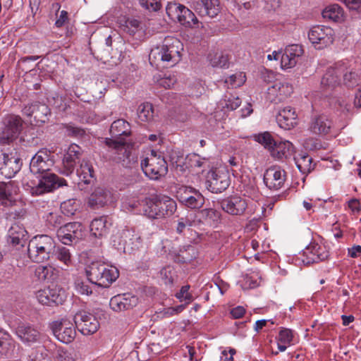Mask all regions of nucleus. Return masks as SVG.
<instances>
[{
    "label": "nucleus",
    "instance_id": "nucleus-12",
    "mask_svg": "<svg viewBox=\"0 0 361 361\" xmlns=\"http://www.w3.org/2000/svg\"><path fill=\"white\" fill-rule=\"evenodd\" d=\"M36 298L39 303L45 305H59L63 304L66 299L65 290L52 284L47 288L36 292Z\"/></svg>",
    "mask_w": 361,
    "mask_h": 361
},
{
    "label": "nucleus",
    "instance_id": "nucleus-19",
    "mask_svg": "<svg viewBox=\"0 0 361 361\" xmlns=\"http://www.w3.org/2000/svg\"><path fill=\"white\" fill-rule=\"evenodd\" d=\"M286 180V172L277 166L268 168L264 173V183L271 190L281 189L283 187Z\"/></svg>",
    "mask_w": 361,
    "mask_h": 361
},
{
    "label": "nucleus",
    "instance_id": "nucleus-58",
    "mask_svg": "<svg viewBox=\"0 0 361 361\" xmlns=\"http://www.w3.org/2000/svg\"><path fill=\"white\" fill-rule=\"evenodd\" d=\"M139 2L143 8L149 11H157L161 8L159 0H139Z\"/></svg>",
    "mask_w": 361,
    "mask_h": 361
},
{
    "label": "nucleus",
    "instance_id": "nucleus-27",
    "mask_svg": "<svg viewBox=\"0 0 361 361\" xmlns=\"http://www.w3.org/2000/svg\"><path fill=\"white\" fill-rule=\"evenodd\" d=\"M332 121L326 115H314L312 116L308 130L314 135H326L330 133Z\"/></svg>",
    "mask_w": 361,
    "mask_h": 361
},
{
    "label": "nucleus",
    "instance_id": "nucleus-14",
    "mask_svg": "<svg viewBox=\"0 0 361 361\" xmlns=\"http://www.w3.org/2000/svg\"><path fill=\"white\" fill-rule=\"evenodd\" d=\"M73 320L75 327L83 335H92L99 328V322L97 317L85 310L78 311L74 315Z\"/></svg>",
    "mask_w": 361,
    "mask_h": 361
},
{
    "label": "nucleus",
    "instance_id": "nucleus-36",
    "mask_svg": "<svg viewBox=\"0 0 361 361\" xmlns=\"http://www.w3.org/2000/svg\"><path fill=\"white\" fill-rule=\"evenodd\" d=\"M294 152V147L293 144L288 141L276 142V145L271 150L273 157L278 159H287L293 155Z\"/></svg>",
    "mask_w": 361,
    "mask_h": 361
},
{
    "label": "nucleus",
    "instance_id": "nucleus-49",
    "mask_svg": "<svg viewBox=\"0 0 361 361\" xmlns=\"http://www.w3.org/2000/svg\"><path fill=\"white\" fill-rule=\"evenodd\" d=\"M255 140L264 145L266 148L269 149L271 151L276 142V140H274L271 135L268 132H264L256 135Z\"/></svg>",
    "mask_w": 361,
    "mask_h": 361
},
{
    "label": "nucleus",
    "instance_id": "nucleus-31",
    "mask_svg": "<svg viewBox=\"0 0 361 361\" xmlns=\"http://www.w3.org/2000/svg\"><path fill=\"white\" fill-rule=\"evenodd\" d=\"M298 115L291 106H286L276 116V121L280 128L290 130L297 124Z\"/></svg>",
    "mask_w": 361,
    "mask_h": 361
},
{
    "label": "nucleus",
    "instance_id": "nucleus-56",
    "mask_svg": "<svg viewBox=\"0 0 361 361\" xmlns=\"http://www.w3.org/2000/svg\"><path fill=\"white\" fill-rule=\"evenodd\" d=\"M47 222L49 226L54 228L60 227L63 223V218L57 213L51 212L47 216Z\"/></svg>",
    "mask_w": 361,
    "mask_h": 361
},
{
    "label": "nucleus",
    "instance_id": "nucleus-46",
    "mask_svg": "<svg viewBox=\"0 0 361 361\" xmlns=\"http://www.w3.org/2000/svg\"><path fill=\"white\" fill-rule=\"evenodd\" d=\"M14 348V341L10 338V336L0 331V355H7Z\"/></svg>",
    "mask_w": 361,
    "mask_h": 361
},
{
    "label": "nucleus",
    "instance_id": "nucleus-63",
    "mask_svg": "<svg viewBox=\"0 0 361 361\" xmlns=\"http://www.w3.org/2000/svg\"><path fill=\"white\" fill-rule=\"evenodd\" d=\"M350 10L361 12V0H341Z\"/></svg>",
    "mask_w": 361,
    "mask_h": 361
},
{
    "label": "nucleus",
    "instance_id": "nucleus-57",
    "mask_svg": "<svg viewBox=\"0 0 361 361\" xmlns=\"http://www.w3.org/2000/svg\"><path fill=\"white\" fill-rule=\"evenodd\" d=\"M189 289H190L189 285L182 286L180 291L176 294V297L180 301L185 300V301H187V303L190 302L193 300V298H192L191 293H190L188 292Z\"/></svg>",
    "mask_w": 361,
    "mask_h": 361
},
{
    "label": "nucleus",
    "instance_id": "nucleus-41",
    "mask_svg": "<svg viewBox=\"0 0 361 361\" xmlns=\"http://www.w3.org/2000/svg\"><path fill=\"white\" fill-rule=\"evenodd\" d=\"M77 175L80 180L85 184L91 183L94 177V171L92 166L85 160H82L80 168L77 169Z\"/></svg>",
    "mask_w": 361,
    "mask_h": 361
},
{
    "label": "nucleus",
    "instance_id": "nucleus-13",
    "mask_svg": "<svg viewBox=\"0 0 361 361\" xmlns=\"http://www.w3.org/2000/svg\"><path fill=\"white\" fill-rule=\"evenodd\" d=\"M308 38L317 49H322L334 42V30L330 27L317 25L308 32Z\"/></svg>",
    "mask_w": 361,
    "mask_h": 361
},
{
    "label": "nucleus",
    "instance_id": "nucleus-5",
    "mask_svg": "<svg viewBox=\"0 0 361 361\" xmlns=\"http://www.w3.org/2000/svg\"><path fill=\"white\" fill-rule=\"evenodd\" d=\"M54 248L55 241L51 236L38 235L28 243V257L34 262L42 263L50 259Z\"/></svg>",
    "mask_w": 361,
    "mask_h": 361
},
{
    "label": "nucleus",
    "instance_id": "nucleus-45",
    "mask_svg": "<svg viewBox=\"0 0 361 361\" xmlns=\"http://www.w3.org/2000/svg\"><path fill=\"white\" fill-rule=\"evenodd\" d=\"M51 256H54L67 267L71 264V254L69 250L63 246L55 247Z\"/></svg>",
    "mask_w": 361,
    "mask_h": 361
},
{
    "label": "nucleus",
    "instance_id": "nucleus-59",
    "mask_svg": "<svg viewBox=\"0 0 361 361\" xmlns=\"http://www.w3.org/2000/svg\"><path fill=\"white\" fill-rule=\"evenodd\" d=\"M338 110L345 115L351 114L353 107L345 99L340 98L337 100Z\"/></svg>",
    "mask_w": 361,
    "mask_h": 361
},
{
    "label": "nucleus",
    "instance_id": "nucleus-21",
    "mask_svg": "<svg viewBox=\"0 0 361 361\" xmlns=\"http://www.w3.org/2000/svg\"><path fill=\"white\" fill-rule=\"evenodd\" d=\"M221 207L225 212L231 215L240 216L245 213L247 203L245 198L234 195L222 200Z\"/></svg>",
    "mask_w": 361,
    "mask_h": 361
},
{
    "label": "nucleus",
    "instance_id": "nucleus-34",
    "mask_svg": "<svg viewBox=\"0 0 361 361\" xmlns=\"http://www.w3.org/2000/svg\"><path fill=\"white\" fill-rule=\"evenodd\" d=\"M303 253L308 257L307 263L324 261L329 257V252L326 248L315 243L307 246L303 251Z\"/></svg>",
    "mask_w": 361,
    "mask_h": 361
},
{
    "label": "nucleus",
    "instance_id": "nucleus-7",
    "mask_svg": "<svg viewBox=\"0 0 361 361\" xmlns=\"http://www.w3.org/2000/svg\"><path fill=\"white\" fill-rule=\"evenodd\" d=\"M105 142L111 148L113 159L123 167L131 168L137 164V157L132 155L131 147L126 142L107 138Z\"/></svg>",
    "mask_w": 361,
    "mask_h": 361
},
{
    "label": "nucleus",
    "instance_id": "nucleus-62",
    "mask_svg": "<svg viewBox=\"0 0 361 361\" xmlns=\"http://www.w3.org/2000/svg\"><path fill=\"white\" fill-rule=\"evenodd\" d=\"M188 159L191 167H202L205 162V159H202L196 154H193L188 157Z\"/></svg>",
    "mask_w": 361,
    "mask_h": 361
},
{
    "label": "nucleus",
    "instance_id": "nucleus-26",
    "mask_svg": "<svg viewBox=\"0 0 361 361\" xmlns=\"http://www.w3.org/2000/svg\"><path fill=\"white\" fill-rule=\"evenodd\" d=\"M80 149V147L75 144L69 146L63 159L62 169L60 170L62 174L69 176L74 171L76 163L78 162L81 154Z\"/></svg>",
    "mask_w": 361,
    "mask_h": 361
},
{
    "label": "nucleus",
    "instance_id": "nucleus-52",
    "mask_svg": "<svg viewBox=\"0 0 361 361\" xmlns=\"http://www.w3.org/2000/svg\"><path fill=\"white\" fill-rule=\"evenodd\" d=\"M61 210L66 216H72L78 209L75 200L70 199L61 204Z\"/></svg>",
    "mask_w": 361,
    "mask_h": 361
},
{
    "label": "nucleus",
    "instance_id": "nucleus-16",
    "mask_svg": "<svg viewBox=\"0 0 361 361\" xmlns=\"http://www.w3.org/2000/svg\"><path fill=\"white\" fill-rule=\"evenodd\" d=\"M114 245L125 253H131L139 249L142 241L140 237H134L130 231L122 230L114 236Z\"/></svg>",
    "mask_w": 361,
    "mask_h": 361
},
{
    "label": "nucleus",
    "instance_id": "nucleus-47",
    "mask_svg": "<svg viewBox=\"0 0 361 361\" xmlns=\"http://www.w3.org/2000/svg\"><path fill=\"white\" fill-rule=\"evenodd\" d=\"M209 63L212 67L225 68L227 67L228 58L227 55L216 52L209 54L208 56Z\"/></svg>",
    "mask_w": 361,
    "mask_h": 361
},
{
    "label": "nucleus",
    "instance_id": "nucleus-25",
    "mask_svg": "<svg viewBox=\"0 0 361 361\" xmlns=\"http://www.w3.org/2000/svg\"><path fill=\"white\" fill-rule=\"evenodd\" d=\"M192 8L200 16L214 18L220 11L219 0H194Z\"/></svg>",
    "mask_w": 361,
    "mask_h": 361
},
{
    "label": "nucleus",
    "instance_id": "nucleus-8",
    "mask_svg": "<svg viewBox=\"0 0 361 361\" xmlns=\"http://www.w3.org/2000/svg\"><path fill=\"white\" fill-rule=\"evenodd\" d=\"M231 183L230 175L224 169H212L206 176L205 186L212 193H221L226 190Z\"/></svg>",
    "mask_w": 361,
    "mask_h": 361
},
{
    "label": "nucleus",
    "instance_id": "nucleus-55",
    "mask_svg": "<svg viewBox=\"0 0 361 361\" xmlns=\"http://www.w3.org/2000/svg\"><path fill=\"white\" fill-rule=\"evenodd\" d=\"M293 338V336L290 329L282 328L279 333L277 341L281 343L290 344Z\"/></svg>",
    "mask_w": 361,
    "mask_h": 361
},
{
    "label": "nucleus",
    "instance_id": "nucleus-60",
    "mask_svg": "<svg viewBox=\"0 0 361 361\" xmlns=\"http://www.w3.org/2000/svg\"><path fill=\"white\" fill-rule=\"evenodd\" d=\"M161 275L162 276L164 283L166 284H173L174 278L173 275V269L170 267H164L161 270Z\"/></svg>",
    "mask_w": 361,
    "mask_h": 361
},
{
    "label": "nucleus",
    "instance_id": "nucleus-10",
    "mask_svg": "<svg viewBox=\"0 0 361 361\" xmlns=\"http://www.w3.org/2000/svg\"><path fill=\"white\" fill-rule=\"evenodd\" d=\"M21 111L23 115L29 118L30 122H35V125H40L48 121L51 114L49 106L39 102L25 104Z\"/></svg>",
    "mask_w": 361,
    "mask_h": 361
},
{
    "label": "nucleus",
    "instance_id": "nucleus-40",
    "mask_svg": "<svg viewBox=\"0 0 361 361\" xmlns=\"http://www.w3.org/2000/svg\"><path fill=\"white\" fill-rule=\"evenodd\" d=\"M13 184L8 183H0V201L5 207L12 206L16 200L12 194Z\"/></svg>",
    "mask_w": 361,
    "mask_h": 361
},
{
    "label": "nucleus",
    "instance_id": "nucleus-4",
    "mask_svg": "<svg viewBox=\"0 0 361 361\" xmlns=\"http://www.w3.org/2000/svg\"><path fill=\"white\" fill-rule=\"evenodd\" d=\"M176 202L168 196H156L146 200L143 212L149 219H163L174 214Z\"/></svg>",
    "mask_w": 361,
    "mask_h": 361
},
{
    "label": "nucleus",
    "instance_id": "nucleus-42",
    "mask_svg": "<svg viewBox=\"0 0 361 361\" xmlns=\"http://www.w3.org/2000/svg\"><path fill=\"white\" fill-rule=\"evenodd\" d=\"M324 18L339 22L343 17V11L341 7L338 4H332L326 6L322 11Z\"/></svg>",
    "mask_w": 361,
    "mask_h": 361
},
{
    "label": "nucleus",
    "instance_id": "nucleus-20",
    "mask_svg": "<svg viewBox=\"0 0 361 361\" xmlns=\"http://www.w3.org/2000/svg\"><path fill=\"white\" fill-rule=\"evenodd\" d=\"M293 93V87L288 82L275 81L267 89V99L271 103H279Z\"/></svg>",
    "mask_w": 361,
    "mask_h": 361
},
{
    "label": "nucleus",
    "instance_id": "nucleus-18",
    "mask_svg": "<svg viewBox=\"0 0 361 361\" xmlns=\"http://www.w3.org/2000/svg\"><path fill=\"white\" fill-rule=\"evenodd\" d=\"M23 121L19 116L10 115L6 120L5 127L0 137L3 145L9 143L16 138L23 128Z\"/></svg>",
    "mask_w": 361,
    "mask_h": 361
},
{
    "label": "nucleus",
    "instance_id": "nucleus-32",
    "mask_svg": "<svg viewBox=\"0 0 361 361\" xmlns=\"http://www.w3.org/2000/svg\"><path fill=\"white\" fill-rule=\"evenodd\" d=\"M27 240V232L22 226L15 224L8 231V243L19 249L25 245Z\"/></svg>",
    "mask_w": 361,
    "mask_h": 361
},
{
    "label": "nucleus",
    "instance_id": "nucleus-43",
    "mask_svg": "<svg viewBox=\"0 0 361 361\" xmlns=\"http://www.w3.org/2000/svg\"><path fill=\"white\" fill-rule=\"evenodd\" d=\"M138 118L142 122H150L154 116L153 105L149 102H144L139 105L137 111Z\"/></svg>",
    "mask_w": 361,
    "mask_h": 361
},
{
    "label": "nucleus",
    "instance_id": "nucleus-9",
    "mask_svg": "<svg viewBox=\"0 0 361 361\" xmlns=\"http://www.w3.org/2000/svg\"><path fill=\"white\" fill-rule=\"evenodd\" d=\"M166 11L171 19L177 20L183 25L192 27L198 24V20L195 14L183 5L169 3Z\"/></svg>",
    "mask_w": 361,
    "mask_h": 361
},
{
    "label": "nucleus",
    "instance_id": "nucleus-28",
    "mask_svg": "<svg viewBox=\"0 0 361 361\" xmlns=\"http://www.w3.org/2000/svg\"><path fill=\"white\" fill-rule=\"evenodd\" d=\"M21 166L22 162L18 157L12 154H4L0 172L6 178H11L20 171Z\"/></svg>",
    "mask_w": 361,
    "mask_h": 361
},
{
    "label": "nucleus",
    "instance_id": "nucleus-61",
    "mask_svg": "<svg viewBox=\"0 0 361 361\" xmlns=\"http://www.w3.org/2000/svg\"><path fill=\"white\" fill-rule=\"evenodd\" d=\"M75 287L78 292L82 295H89L92 293L90 286L82 281L78 280L75 282Z\"/></svg>",
    "mask_w": 361,
    "mask_h": 361
},
{
    "label": "nucleus",
    "instance_id": "nucleus-39",
    "mask_svg": "<svg viewBox=\"0 0 361 361\" xmlns=\"http://www.w3.org/2000/svg\"><path fill=\"white\" fill-rule=\"evenodd\" d=\"M295 164L299 171L305 174L309 173L314 169L312 158L306 153H300L294 157Z\"/></svg>",
    "mask_w": 361,
    "mask_h": 361
},
{
    "label": "nucleus",
    "instance_id": "nucleus-35",
    "mask_svg": "<svg viewBox=\"0 0 361 361\" xmlns=\"http://www.w3.org/2000/svg\"><path fill=\"white\" fill-rule=\"evenodd\" d=\"M111 197L110 192L106 189L97 188L91 194L88 205L93 209L104 207Z\"/></svg>",
    "mask_w": 361,
    "mask_h": 361
},
{
    "label": "nucleus",
    "instance_id": "nucleus-1",
    "mask_svg": "<svg viewBox=\"0 0 361 361\" xmlns=\"http://www.w3.org/2000/svg\"><path fill=\"white\" fill-rule=\"evenodd\" d=\"M54 160L51 151L41 149L32 158L30 163V170L34 174H42V178L38 184L32 188V194L39 195L44 192L61 186L66 185V180L58 177L56 174L50 173Z\"/></svg>",
    "mask_w": 361,
    "mask_h": 361
},
{
    "label": "nucleus",
    "instance_id": "nucleus-51",
    "mask_svg": "<svg viewBox=\"0 0 361 361\" xmlns=\"http://www.w3.org/2000/svg\"><path fill=\"white\" fill-rule=\"evenodd\" d=\"M241 104V99L238 97L231 95L230 97L225 96V98L221 101V105L223 109L227 110H235Z\"/></svg>",
    "mask_w": 361,
    "mask_h": 361
},
{
    "label": "nucleus",
    "instance_id": "nucleus-53",
    "mask_svg": "<svg viewBox=\"0 0 361 361\" xmlns=\"http://www.w3.org/2000/svg\"><path fill=\"white\" fill-rule=\"evenodd\" d=\"M177 81V78L173 74H165L163 77L157 80L158 85L166 89H170L173 87Z\"/></svg>",
    "mask_w": 361,
    "mask_h": 361
},
{
    "label": "nucleus",
    "instance_id": "nucleus-23",
    "mask_svg": "<svg viewBox=\"0 0 361 361\" xmlns=\"http://www.w3.org/2000/svg\"><path fill=\"white\" fill-rule=\"evenodd\" d=\"M138 298L131 293L118 294L112 297L109 302L110 307L114 312H121L133 308L138 304Z\"/></svg>",
    "mask_w": 361,
    "mask_h": 361
},
{
    "label": "nucleus",
    "instance_id": "nucleus-33",
    "mask_svg": "<svg viewBox=\"0 0 361 361\" xmlns=\"http://www.w3.org/2000/svg\"><path fill=\"white\" fill-rule=\"evenodd\" d=\"M361 80V73L354 68L342 63L341 84L348 88L357 86Z\"/></svg>",
    "mask_w": 361,
    "mask_h": 361
},
{
    "label": "nucleus",
    "instance_id": "nucleus-29",
    "mask_svg": "<svg viewBox=\"0 0 361 361\" xmlns=\"http://www.w3.org/2000/svg\"><path fill=\"white\" fill-rule=\"evenodd\" d=\"M301 45L291 44L288 46L281 55V63L283 68H289L295 66L298 59L303 54Z\"/></svg>",
    "mask_w": 361,
    "mask_h": 361
},
{
    "label": "nucleus",
    "instance_id": "nucleus-17",
    "mask_svg": "<svg viewBox=\"0 0 361 361\" xmlns=\"http://www.w3.org/2000/svg\"><path fill=\"white\" fill-rule=\"evenodd\" d=\"M82 224L79 222H70L60 226L56 232L59 240L64 245H71L82 236Z\"/></svg>",
    "mask_w": 361,
    "mask_h": 361
},
{
    "label": "nucleus",
    "instance_id": "nucleus-22",
    "mask_svg": "<svg viewBox=\"0 0 361 361\" xmlns=\"http://www.w3.org/2000/svg\"><path fill=\"white\" fill-rule=\"evenodd\" d=\"M342 63H336L329 67L321 80V86L324 90H331L341 84Z\"/></svg>",
    "mask_w": 361,
    "mask_h": 361
},
{
    "label": "nucleus",
    "instance_id": "nucleus-11",
    "mask_svg": "<svg viewBox=\"0 0 361 361\" xmlns=\"http://www.w3.org/2000/svg\"><path fill=\"white\" fill-rule=\"evenodd\" d=\"M176 197L179 202L190 209H200L204 204V197L194 188L181 186L176 191Z\"/></svg>",
    "mask_w": 361,
    "mask_h": 361
},
{
    "label": "nucleus",
    "instance_id": "nucleus-48",
    "mask_svg": "<svg viewBox=\"0 0 361 361\" xmlns=\"http://www.w3.org/2000/svg\"><path fill=\"white\" fill-rule=\"evenodd\" d=\"M169 161L176 167L181 166L184 164V153L180 149H171L168 152Z\"/></svg>",
    "mask_w": 361,
    "mask_h": 361
},
{
    "label": "nucleus",
    "instance_id": "nucleus-3",
    "mask_svg": "<svg viewBox=\"0 0 361 361\" xmlns=\"http://www.w3.org/2000/svg\"><path fill=\"white\" fill-rule=\"evenodd\" d=\"M88 280L98 286L109 287L119 276L118 270L100 262H92L86 269Z\"/></svg>",
    "mask_w": 361,
    "mask_h": 361
},
{
    "label": "nucleus",
    "instance_id": "nucleus-24",
    "mask_svg": "<svg viewBox=\"0 0 361 361\" xmlns=\"http://www.w3.org/2000/svg\"><path fill=\"white\" fill-rule=\"evenodd\" d=\"M15 334L24 344L28 345L39 342L41 339L39 331L30 324H19L16 328Z\"/></svg>",
    "mask_w": 361,
    "mask_h": 361
},
{
    "label": "nucleus",
    "instance_id": "nucleus-30",
    "mask_svg": "<svg viewBox=\"0 0 361 361\" xmlns=\"http://www.w3.org/2000/svg\"><path fill=\"white\" fill-rule=\"evenodd\" d=\"M112 222L107 216L94 218L90 225V233L95 238H104L109 234Z\"/></svg>",
    "mask_w": 361,
    "mask_h": 361
},
{
    "label": "nucleus",
    "instance_id": "nucleus-64",
    "mask_svg": "<svg viewBox=\"0 0 361 361\" xmlns=\"http://www.w3.org/2000/svg\"><path fill=\"white\" fill-rule=\"evenodd\" d=\"M30 361H49L47 357H44L42 353L37 350H32L29 355Z\"/></svg>",
    "mask_w": 361,
    "mask_h": 361
},
{
    "label": "nucleus",
    "instance_id": "nucleus-37",
    "mask_svg": "<svg viewBox=\"0 0 361 361\" xmlns=\"http://www.w3.org/2000/svg\"><path fill=\"white\" fill-rule=\"evenodd\" d=\"M110 133L114 138H119L122 135L128 136L130 135V123L123 119H118L112 123Z\"/></svg>",
    "mask_w": 361,
    "mask_h": 361
},
{
    "label": "nucleus",
    "instance_id": "nucleus-38",
    "mask_svg": "<svg viewBox=\"0 0 361 361\" xmlns=\"http://www.w3.org/2000/svg\"><path fill=\"white\" fill-rule=\"evenodd\" d=\"M197 251L194 246L188 245L180 248L177 253L174 254V260L179 263H187L196 257Z\"/></svg>",
    "mask_w": 361,
    "mask_h": 361
},
{
    "label": "nucleus",
    "instance_id": "nucleus-2",
    "mask_svg": "<svg viewBox=\"0 0 361 361\" xmlns=\"http://www.w3.org/2000/svg\"><path fill=\"white\" fill-rule=\"evenodd\" d=\"M183 45L180 40L172 37H166L161 45L153 48L149 54V61L157 68L173 67L180 61Z\"/></svg>",
    "mask_w": 361,
    "mask_h": 361
},
{
    "label": "nucleus",
    "instance_id": "nucleus-54",
    "mask_svg": "<svg viewBox=\"0 0 361 361\" xmlns=\"http://www.w3.org/2000/svg\"><path fill=\"white\" fill-rule=\"evenodd\" d=\"M245 75H243L242 73H236L231 75L228 79L225 80L226 83H228L231 88H236L240 87L245 82Z\"/></svg>",
    "mask_w": 361,
    "mask_h": 361
},
{
    "label": "nucleus",
    "instance_id": "nucleus-15",
    "mask_svg": "<svg viewBox=\"0 0 361 361\" xmlns=\"http://www.w3.org/2000/svg\"><path fill=\"white\" fill-rule=\"evenodd\" d=\"M50 327L54 336L62 343H70L75 338V327L67 319L54 321L50 324Z\"/></svg>",
    "mask_w": 361,
    "mask_h": 361
},
{
    "label": "nucleus",
    "instance_id": "nucleus-6",
    "mask_svg": "<svg viewBox=\"0 0 361 361\" xmlns=\"http://www.w3.org/2000/svg\"><path fill=\"white\" fill-rule=\"evenodd\" d=\"M140 166L145 174L152 180H159L168 172L166 161L154 150H152L150 155L142 161Z\"/></svg>",
    "mask_w": 361,
    "mask_h": 361
},
{
    "label": "nucleus",
    "instance_id": "nucleus-50",
    "mask_svg": "<svg viewBox=\"0 0 361 361\" xmlns=\"http://www.w3.org/2000/svg\"><path fill=\"white\" fill-rule=\"evenodd\" d=\"M47 100L51 105L59 111H65L66 109L67 106L63 98L56 92L49 94Z\"/></svg>",
    "mask_w": 361,
    "mask_h": 361
},
{
    "label": "nucleus",
    "instance_id": "nucleus-44",
    "mask_svg": "<svg viewBox=\"0 0 361 361\" xmlns=\"http://www.w3.org/2000/svg\"><path fill=\"white\" fill-rule=\"evenodd\" d=\"M121 20V30L129 34L130 35H134L138 30H140L141 23L137 19L128 18L123 20Z\"/></svg>",
    "mask_w": 361,
    "mask_h": 361
}]
</instances>
